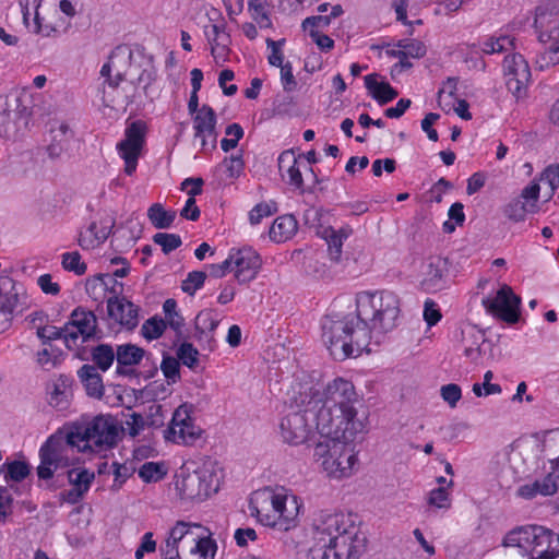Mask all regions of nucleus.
Listing matches in <instances>:
<instances>
[{
    "instance_id": "1",
    "label": "nucleus",
    "mask_w": 559,
    "mask_h": 559,
    "mask_svg": "<svg viewBox=\"0 0 559 559\" xmlns=\"http://www.w3.org/2000/svg\"><path fill=\"white\" fill-rule=\"evenodd\" d=\"M358 395L354 384L336 378L316 391L309 399V411L317 418V431L325 433H347L357 436L365 430L364 421L358 418L356 404Z\"/></svg>"
},
{
    "instance_id": "2",
    "label": "nucleus",
    "mask_w": 559,
    "mask_h": 559,
    "mask_svg": "<svg viewBox=\"0 0 559 559\" xmlns=\"http://www.w3.org/2000/svg\"><path fill=\"white\" fill-rule=\"evenodd\" d=\"M322 340L331 356L343 361L359 355L369 345L370 333L357 316L329 314L322 320Z\"/></svg>"
},
{
    "instance_id": "3",
    "label": "nucleus",
    "mask_w": 559,
    "mask_h": 559,
    "mask_svg": "<svg viewBox=\"0 0 559 559\" xmlns=\"http://www.w3.org/2000/svg\"><path fill=\"white\" fill-rule=\"evenodd\" d=\"M122 432L114 416L100 414L72 423L66 432V442L79 452L102 453L115 448Z\"/></svg>"
},
{
    "instance_id": "4",
    "label": "nucleus",
    "mask_w": 559,
    "mask_h": 559,
    "mask_svg": "<svg viewBox=\"0 0 559 559\" xmlns=\"http://www.w3.org/2000/svg\"><path fill=\"white\" fill-rule=\"evenodd\" d=\"M304 504L299 497L284 487H263L249 498V513L260 524L298 521Z\"/></svg>"
},
{
    "instance_id": "5",
    "label": "nucleus",
    "mask_w": 559,
    "mask_h": 559,
    "mask_svg": "<svg viewBox=\"0 0 559 559\" xmlns=\"http://www.w3.org/2000/svg\"><path fill=\"white\" fill-rule=\"evenodd\" d=\"M320 440L313 448V460L331 478L342 479L352 476L358 464L353 441L356 436L345 433L318 432Z\"/></svg>"
},
{
    "instance_id": "6",
    "label": "nucleus",
    "mask_w": 559,
    "mask_h": 559,
    "mask_svg": "<svg viewBox=\"0 0 559 559\" xmlns=\"http://www.w3.org/2000/svg\"><path fill=\"white\" fill-rule=\"evenodd\" d=\"M356 312L361 326H366L370 335L384 334L396 326L400 300L389 290L361 292L356 298Z\"/></svg>"
},
{
    "instance_id": "7",
    "label": "nucleus",
    "mask_w": 559,
    "mask_h": 559,
    "mask_svg": "<svg viewBox=\"0 0 559 559\" xmlns=\"http://www.w3.org/2000/svg\"><path fill=\"white\" fill-rule=\"evenodd\" d=\"M223 477L215 461L187 462L176 474L175 487L182 499L200 502L219 490Z\"/></svg>"
},
{
    "instance_id": "8",
    "label": "nucleus",
    "mask_w": 559,
    "mask_h": 559,
    "mask_svg": "<svg viewBox=\"0 0 559 559\" xmlns=\"http://www.w3.org/2000/svg\"><path fill=\"white\" fill-rule=\"evenodd\" d=\"M503 545L536 554L530 559H555L559 556V535L546 526H516L507 534Z\"/></svg>"
},
{
    "instance_id": "9",
    "label": "nucleus",
    "mask_w": 559,
    "mask_h": 559,
    "mask_svg": "<svg viewBox=\"0 0 559 559\" xmlns=\"http://www.w3.org/2000/svg\"><path fill=\"white\" fill-rule=\"evenodd\" d=\"M332 559H358L367 550L368 537L360 526H325Z\"/></svg>"
},
{
    "instance_id": "10",
    "label": "nucleus",
    "mask_w": 559,
    "mask_h": 559,
    "mask_svg": "<svg viewBox=\"0 0 559 559\" xmlns=\"http://www.w3.org/2000/svg\"><path fill=\"white\" fill-rule=\"evenodd\" d=\"M309 411V401L305 408L298 412L287 414L280 424V433L283 441L290 445H300L306 443L317 429V418Z\"/></svg>"
},
{
    "instance_id": "11",
    "label": "nucleus",
    "mask_w": 559,
    "mask_h": 559,
    "mask_svg": "<svg viewBox=\"0 0 559 559\" xmlns=\"http://www.w3.org/2000/svg\"><path fill=\"white\" fill-rule=\"evenodd\" d=\"M147 127L142 120L132 121L124 131V139L117 144L120 157L124 160V173L132 175L145 143Z\"/></svg>"
},
{
    "instance_id": "12",
    "label": "nucleus",
    "mask_w": 559,
    "mask_h": 559,
    "mask_svg": "<svg viewBox=\"0 0 559 559\" xmlns=\"http://www.w3.org/2000/svg\"><path fill=\"white\" fill-rule=\"evenodd\" d=\"M503 73L508 91L516 98L526 96L531 82L528 62L520 53L508 55L503 60Z\"/></svg>"
},
{
    "instance_id": "13",
    "label": "nucleus",
    "mask_w": 559,
    "mask_h": 559,
    "mask_svg": "<svg viewBox=\"0 0 559 559\" xmlns=\"http://www.w3.org/2000/svg\"><path fill=\"white\" fill-rule=\"evenodd\" d=\"M202 429L194 425L187 407L179 406L173 414V418L167 429L164 431V437L167 441L177 444L192 445L200 439Z\"/></svg>"
},
{
    "instance_id": "14",
    "label": "nucleus",
    "mask_w": 559,
    "mask_h": 559,
    "mask_svg": "<svg viewBox=\"0 0 559 559\" xmlns=\"http://www.w3.org/2000/svg\"><path fill=\"white\" fill-rule=\"evenodd\" d=\"M520 304L521 298L516 296L508 285H503L497 292L495 298H486L483 300V305L488 312L498 316L508 323L518 322L520 317Z\"/></svg>"
},
{
    "instance_id": "15",
    "label": "nucleus",
    "mask_w": 559,
    "mask_h": 559,
    "mask_svg": "<svg viewBox=\"0 0 559 559\" xmlns=\"http://www.w3.org/2000/svg\"><path fill=\"white\" fill-rule=\"evenodd\" d=\"M66 436L61 432L50 436L40 447V464L37 467V475L40 479H50L53 472L58 468L64 450Z\"/></svg>"
},
{
    "instance_id": "16",
    "label": "nucleus",
    "mask_w": 559,
    "mask_h": 559,
    "mask_svg": "<svg viewBox=\"0 0 559 559\" xmlns=\"http://www.w3.org/2000/svg\"><path fill=\"white\" fill-rule=\"evenodd\" d=\"M231 261H234L235 277L240 284L253 281L262 266L260 254L251 247L233 249Z\"/></svg>"
},
{
    "instance_id": "17",
    "label": "nucleus",
    "mask_w": 559,
    "mask_h": 559,
    "mask_svg": "<svg viewBox=\"0 0 559 559\" xmlns=\"http://www.w3.org/2000/svg\"><path fill=\"white\" fill-rule=\"evenodd\" d=\"M216 115L209 105H203L193 117L194 139L200 141L202 150L215 148L217 133Z\"/></svg>"
},
{
    "instance_id": "18",
    "label": "nucleus",
    "mask_w": 559,
    "mask_h": 559,
    "mask_svg": "<svg viewBox=\"0 0 559 559\" xmlns=\"http://www.w3.org/2000/svg\"><path fill=\"white\" fill-rule=\"evenodd\" d=\"M301 156H296L293 150H286L278 156V170L283 179L287 177V183L293 186L296 190L304 192V179L301 168L309 171L311 175L313 170L311 166L306 165L300 160Z\"/></svg>"
},
{
    "instance_id": "19",
    "label": "nucleus",
    "mask_w": 559,
    "mask_h": 559,
    "mask_svg": "<svg viewBox=\"0 0 559 559\" xmlns=\"http://www.w3.org/2000/svg\"><path fill=\"white\" fill-rule=\"evenodd\" d=\"M108 316L128 330L139 323V308L126 297L114 296L107 299Z\"/></svg>"
},
{
    "instance_id": "20",
    "label": "nucleus",
    "mask_w": 559,
    "mask_h": 559,
    "mask_svg": "<svg viewBox=\"0 0 559 559\" xmlns=\"http://www.w3.org/2000/svg\"><path fill=\"white\" fill-rule=\"evenodd\" d=\"M27 296L21 284L10 276H0V309L12 314L26 304Z\"/></svg>"
},
{
    "instance_id": "21",
    "label": "nucleus",
    "mask_w": 559,
    "mask_h": 559,
    "mask_svg": "<svg viewBox=\"0 0 559 559\" xmlns=\"http://www.w3.org/2000/svg\"><path fill=\"white\" fill-rule=\"evenodd\" d=\"M205 36L211 46V55L217 66H223L228 61L230 52L231 38L225 31V25L212 24L205 29Z\"/></svg>"
},
{
    "instance_id": "22",
    "label": "nucleus",
    "mask_w": 559,
    "mask_h": 559,
    "mask_svg": "<svg viewBox=\"0 0 559 559\" xmlns=\"http://www.w3.org/2000/svg\"><path fill=\"white\" fill-rule=\"evenodd\" d=\"M551 471L543 478L526 484L518 489V495L524 499H533L537 495L552 496L559 489V467L550 465Z\"/></svg>"
},
{
    "instance_id": "23",
    "label": "nucleus",
    "mask_w": 559,
    "mask_h": 559,
    "mask_svg": "<svg viewBox=\"0 0 559 559\" xmlns=\"http://www.w3.org/2000/svg\"><path fill=\"white\" fill-rule=\"evenodd\" d=\"M102 227L97 228V223L92 222L85 231H80L78 237V245L84 249H94L109 237L115 227L116 219L114 216H108L102 222Z\"/></svg>"
},
{
    "instance_id": "24",
    "label": "nucleus",
    "mask_w": 559,
    "mask_h": 559,
    "mask_svg": "<svg viewBox=\"0 0 559 559\" xmlns=\"http://www.w3.org/2000/svg\"><path fill=\"white\" fill-rule=\"evenodd\" d=\"M538 32V39L542 43L559 39V13L547 12L544 8H538L534 21Z\"/></svg>"
},
{
    "instance_id": "25",
    "label": "nucleus",
    "mask_w": 559,
    "mask_h": 559,
    "mask_svg": "<svg viewBox=\"0 0 559 559\" xmlns=\"http://www.w3.org/2000/svg\"><path fill=\"white\" fill-rule=\"evenodd\" d=\"M445 262L439 258H429L420 282L421 288L427 293H436L444 287Z\"/></svg>"
},
{
    "instance_id": "26",
    "label": "nucleus",
    "mask_w": 559,
    "mask_h": 559,
    "mask_svg": "<svg viewBox=\"0 0 559 559\" xmlns=\"http://www.w3.org/2000/svg\"><path fill=\"white\" fill-rule=\"evenodd\" d=\"M131 57V51H116L110 56L108 63L103 66L100 73L108 78L107 82L110 87L116 88L128 75L127 72H121L120 64L130 61Z\"/></svg>"
},
{
    "instance_id": "27",
    "label": "nucleus",
    "mask_w": 559,
    "mask_h": 559,
    "mask_svg": "<svg viewBox=\"0 0 559 559\" xmlns=\"http://www.w3.org/2000/svg\"><path fill=\"white\" fill-rule=\"evenodd\" d=\"M310 531L314 544L310 547L307 559H332L331 543L326 540L329 530L325 526H310Z\"/></svg>"
},
{
    "instance_id": "28",
    "label": "nucleus",
    "mask_w": 559,
    "mask_h": 559,
    "mask_svg": "<svg viewBox=\"0 0 559 559\" xmlns=\"http://www.w3.org/2000/svg\"><path fill=\"white\" fill-rule=\"evenodd\" d=\"M50 132L51 142L47 146V153L50 158H58L68 150L73 133L64 122H59L57 127H51Z\"/></svg>"
},
{
    "instance_id": "29",
    "label": "nucleus",
    "mask_w": 559,
    "mask_h": 559,
    "mask_svg": "<svg viewBox=\"0 0 559 559\" xmlns=\"http://www.w3.org/2000/svg\"><path fill=\"white\" fill-rule=\"evenodd\" d=\"M144 349L133 344H122L117 346L116 360H117V372L122 374L126 373L124 367L135 366L140 364L144 356Z\"/></svg>"
},
{
    "instance_id": "30",
    "label": "nucleus",
    "mask_w": 559,
    "mask_h": 559,
    "mask_svg": "<svg viewBox=\"0 0 559 559\" xmlns=\"http://www.w3.org/2000/svg\"><path fill=\"white\" fill-rule=\"evenodd\" d=\"M365 85L371 96L380 104L384 105L397 97V91L388 82H378L377 74L365 76Z\"/></svg>"
},
{
    "instance_id": "31",
    "label": "nucleus",
    "mask_w": 559,
    "mask_h": 559,
    "mask_svg": "<svg viewBox=\"0 0 559 559\" xmlns=\"http://www.w3.org/2000/svg\"><path fill=\"white\" fill-rule=\"evenodd\" d=\"M297 221L293 215L278 216L270 228V238L275 242H284L297 231Z\"/></svg>"
},
{
    "instance_id": "32",
    "label": "nucleus",
    "mask_w": 559,
    "mask_h": 559,
    "mask_svg": "<svg viewBox=\"0 0 559 559\" xmlns=\"http://www.w3.org/2000/svg\"><path fill=\"white\" fill-rule=\"evenodd\" d=\"M79 378L84 383L86 392L90 396L102 397L104 394V385L102 377L92 365H83L78 371Z\"/></svg>"
},
{
    "instance_id": "33",
    "label": "nucleus",
    "mask_w": 559,
    "mask_h": 559,
    "mask_svg": "<svg viewBox=\"0 0 559 559\" xmlns=\"http://www.w3.org/2000/svg\"><path fill=\"white\" fill-rule=\"evenodd\" d=\"M70 323L80 332L83 341H86L95 334L97 320L92 311L75 309Z\"/></svg>"
},
{
    "instance_id": "34",
    "label": "nucleus",
    "mask_w": 559,
    "mask_h": 559,
    "mask_svg": "<svg viewBox=\"0 0 559 559\" xmlns=\"http://www.w3.org/2000/svg\"><path fill=\"white\" fill-rule=\"evenodd\" d=\"M147 217L155 228L165 229L173 225L176 212L166 211L162 204L154 203L147 210Z\"/></svg>"
},
{
    "instance_id": "35",
    "label": "nucleus",
    "mask_w": 559,
    "mask_h": 559,
    "mask_svg": "<svg viewBox=\"0 0 559 559\" xmlns=\"http://www.w3.org/2000/svg\"><path fill=\"white\" fill-rule=\"evenodd\" d=\"M217 545L210 536L199 538L186 559H214Z\"/></svg>"
},
{
    "instance_id": "36",
    "label": "nucleus",
    "mask_w": 559,
    "mask_h": 559,
    "mask_svg": "<svg viewBox=\"0 0 559 559\" xmlns=\"http://www.w3.org/2000/svg\"><path fill=\"white\" fill-rule=\"evenodd\" d=\"M68 478L70 484L73 486L76 497H81L90 488L91 483L94 479V473L85 468H73L69 471Z\"/></svg>"
},
{
    "instance_id": "37",
    "label": "nucleus",
    "mask_w": 559,
    "mask_h": 559,
    "mask_svg": "<svg viewBox=\"0 0 559 559\" xmlns=\"http://www.w3.org/2000/svg\"><path fill=\"white\" fill-rule=\"evenodd\" d=\"M27 108L26 106H22L21 97H13L5 102V106L0 108V128L8 126L12 121V112L13 118H22L26 115Z\"/></svg>"
},
{
    "instance_id": "38",
    "label": "nucleus",
    "mask_w": 559,
    "mask_h": 559,
    "mask_svg": "<svg viewBox=\"0 0 559 559\" xmlns=\"http://www.w3.org/2000/svg\"><path fill=\"white\" fill-rule=\"evenodd\" d=\"M343 13V9L340 4L333 5L331 13L329 15H314L309 16L302 21L304 31H308L309 33L312 29H323L328 27L331 23L332 17H337Z\"/></svg>"
},
{
    "instance_id": "39",
    "label": "nucleus",
    "mask_w": 559,
    "mask_h": 559,
    "mask_svg": "<svg viewBox=\"0 0 559 559\" xmlns=\"http://www.w3.org/2000/svg\"><path fill=\"white\" fill-rule=\"evenodd\" d=\"M92 359L97 368L106 371L111 367L116 359V350H114V348L108 344H100L93 348Z\"/></svg>"
},
{
    "instance_id": "40",
    "label": "nucleus",
    "mask_w": 559,
    "mask_h": 559,
    "mask_svg": "<svg viewBox=\"0 0 559 559\" xmlns=\"http://www.w3.org/2000/svg\"><path fill=\"white\" fill-rule=\"evenodd\" d=\"M185 532L174 526L165 544L160 545V555L163 559H176L179 555L178 543L183 538Z\"/></svg>"
},
{
    "instance_id": "41",
    "label": "nucleus",
    "mask_w": 559,
    "mask_h": 559,
    "mask_svg": "<svg viewBox=\"0 0 559 559\" xmlns=\"http://www.w3.org/2000/svg\"><path fill=\"white\" fill-rule=\"evenodd\" d=\"M166 473L165 464L159 462H146L139 468V476L145 483L158 481Z\"/></svg>"
},
{
    "instance_id": "42",
    "label": "nucleus",
    "mask_w": 559,
    "mask_h": 559,
    "mask_svg": "<svg viewBox=\"0 0 559 559\" xmlns=\"http://www.w3.org/2000/svg\"><path fill=\"white\" fill-rule=\"evenodd\" d=\"M395 46L397 48H404L406 60L409 58L420 59L427 53V46L424 41L418 39H401Z\"/></svg>"
},
{
    "instance_id": "43",
    "label": "nucleus",
    "mask_w": 559,
    "mask_h": 559,
    "mask_svg": "<svg viewBox=\"0 0 559 559\" xmlns=\"http://www.w3.org/2000/svg\"><path fill=\"white\" fill-rule=\"evenodd\" d=\"M514 48V38L510 36H500L498 38H489L483 44V52L487 55L500 53Z\"/></svg>"
},
{
    "instance_id": "44",
    "label": "nucleus",
    "mask_w": 559,
    "mask_h": 559,
    "mask_svg": "<svg viewBox=\"0 0 559 559\" xmlns=\"http://www.w3.org/2000/svg\"><path fill=\"white\" fill-rule=\"evenodd\" d=\"M64 382L53 383L52 390L49 392V404L59 409H66L69 406V392Z\"/></svg>"
},
{
    "instance_id": "45",
    "label": "nucleus",
    "mask_w": 559,
    "mask_h": 559,
    "mask_svg": "<svg viewBox=\"0 0 559 559\" xmlns=\"http://www.w3.org/2000/svg\"><path fill=\"white\" fill-rule=\"evenodd\" d=\"M265 8L266 3L264 0L248 1V9L251 12V16L260 27H271L272 25Z\"/></svg>"
},
{
    "instance_id": "46",
    "label": "nucleus",
    "mask_w": 559,
    "mask_h": 559,
    "mask_svg": "<svg viewBox=\"0 0 559 559\" xmlns=\"http://www.w3.org/2000/svg\"><path fill=\"white\" fill-rule=\"evenodd\" d=\"M61 352L57 348H44L36 355V362L45 370H51L60 362Z\"/></svg>"
},
{
    "instance_id": "47",
    "label": "nucleus",
    "mask_w": 559,
    "mask_h": 559,
    "mask_svg": "<svg viewBox=\"0 0 559 559\" xmlns=\"http://www.w3.org/2000/svg\"><path fill=\"white\" fill-rule=\"evenodd\" d=\"M61 264L64 270L74 272L76 275H83L87 269L78 251L63 253Z\"/></svg>"
},
{
    "instance_id": "48",
    "label": "nucleus",
    "mask_w": 559,
    "mask_h": 559,
    "mask_svg": "<svg viewBox=\"0 0 559 559\" xmlns=\"http://www.w3.org/2000/svg\"><path fill=\"white\" fill-rule=\"evenodd\" d=\"M160 369L167 379L168 384L176 383L180 380V366L177 358L164 356Z\"/></svg>"
},
{
    "instance_id": "49",
    "label": "nucleus",
    "mask_w": 559,
    "mask_h": 559,
    "mask_svg": "<svg viewBox=\"0 0 559 559\" xmlns=\"http://www.w3.org/2000/svg\"><path fill=\"white\" fill-rule=\"evenodd\" d=\"M7 467L5 479L13 481H21L26 478L29 474V466L27 463L22 461H13L2 466Z\"/></svg>"
},
{
    "instance_id": "50",
    "label": "nucleus",
    "mask_w": 559,
    "mask_h": 559,
    "mask_svg": "<svg viewBox=\"0 0 559 559\" xmlns=\"http://www.w3.org/2000/svg\"><path fill=\"white\" fill-rule=\"evenodd\" d=\"M177 356L190 369L199 364V352L191 343H182L177 350Z\"/></svg>"
},
{
    "instance_id": "51",
    "label": "nucleus",
    "mask_w": 559,
    "mask_h": 559,
    "mask_svg": "<svg viewBox=\"0 0 559 559\" xmlns=\"http://www.w3.org/2000/svg\"><path fill=\"white\" fill-rule=\"evenodd\" d=\"M153 240L156 245L162 247L163 252L166 254L176 250L182 243L179 235L167 233L155 234Z\"/></svg>"
},
{
    "instance_id": "52",
    "label": "nucleus",
    "mask_w": 559,
    "mask_h": 559,
    "mask_svg": "<svg viewBox=\"0 0 559 559\" xmlns=\"http://www.w3.org/2000/svg\"><path fill=\"white\" fill-rule=\"evenodd\" d=\"M166 323L163 319L151 318L146 320L141 329L142 335L146 340H156L164 333Z\"/></svg>"
},
{
    "instance_id": "53",
    "label": "nucleus",
    "mask_w": 559,
    "mask_h": 559,
    "mask_svg": "<svg viewBox=\"0 0 559 559\" xmlns=\"http://www.w3.org/2000/svg\"><path fill=\"white\" fill-rule=\"evenodd\" d=\"M218 323L219 321L211 311H201L195 318V329L202 334L214 332Z\"/></svg>"
},
{
    "instance_id": "54",
    "label": "nucleus",
    "mask_w": 559,
    "mask_h": 559,
    "mask_svg": "<svg viewBox=\"0 0 559 559\" xmlns=\"http://www.w3.org/2000/svg\"><path fill=\"white\" fill-rule=\"evenodd\" d=\"M277 212L276 204L271 203H259L249 213V221L252 225L259 224L263 217H269Z\"/></svg>"
},
{
    "instance_id": "55",
    "label": "nucleus",
    "mask_w": 559,
    "mask_h": 559,
    "mask_svg": "<svg viewBox=\"0 0 559 559\" xmlns=\"http://www.w3.org/2000/svg\"><path fill=\"white\" fill-rule=\"evenodd\" d=\"M222 166L225 168V173L228 178L235 179L238 178L243 171L245 163L242 159V155H231L230 157H226Z\"/></svg>"
},
{
    "instance_id": "56",
    "label": "nucleus",
    "mask_w": 559,
    "mask_h": 559,
    "mask_svg": "<svg viewBox=\"0 0 559 559\" xmlns=\"http://www.w3.org/2000/svg\"><path fill=\"white\" fill-rule=\"evenodd\" d=\"M295 100L292 96H277L273 103V115L290 117L294 114Z\"/></svg>"
},
{
    "instance_id": "57",
    "label": "nucleus",
    "mask_w": 559,
    "mask_h": 559,
    "mask_svg": "<svg viewBox=\"0 0 559 559\" xmlns=\"http://www.w3.org/2000/svg\"><path fill=\"white\" fill-rule=\"evenodd\" d=\"M206 274L201 271L190 272L187 278L182 282L181 288L185 293L193 295L199 288L202 287Z\"/></svg>"
},
{
    "instance_id": "58",
    "label": "nucleus",
    "mask_w": 559,
    "mask_h": 559,
    "mask_svg": "<svg viewBox=\"0 0 559 559\" xmlns=\"http://www.w3.org/2000/svg\"><path fill=\"white\" fill-rule=\"evenodd\" d=\"M163 310L165 312L169 325L174 330H179L183 325V319L177 312V302L175 299H167L163 305Z\"/></svg>"
},
{
    "instance_id": "59",
    "label": "nucleus",
    "mask_w": 559,
    "mask_h": 559,
    "mask_svg": "<svg viewBox=\"0 0 559 559\" xmlns=\"http://www.w3.org/2000/svg\"><path fill=\"white\" fill-rule=\"evenodd\" d=\"M527 212L526 204L520 200H513L503 210L504 215L513 222L524 221Z\"/></svg>"
},
{
    "instance_id": "60",
    "label": "nucleus",
    "mask_w": 559,
    "mask_h": 559,
    "mask_svg": "<svg viewBox=\"0 0 559 559\" xmlns=\"http://www.w3.org/2000/svg\"><path fill=\"white\" fill-rule=\"evenodd\" d=\"M441 397L449 404L450 407H455L462 397L461 388L455 383L442 385L440 389Z\"/></svg>"
},
{
    "instance_id": "61",
    "label": "nucleus",
    "mask_w": 559,
    "mask_h": 559,
    "mask_svg": "<svg viewBox=\"0 0 559 559\" xmlns=\"http://www.w3.org/2000/svg\"><path fill=\"white\" fill-rule=\"evenodd\" d=\"M540 180L546 182L550 188V195L559 187V164L547 166L540 175Z\"/></svg>"
},
{
    "instance_id": "62",
    "label": "nucleus",
    "mask_w": 559,
    "mask_h": 559,
    "mask_svg": "<svg viewBox=\"0 0 559 559\" xmlns=\"http://www.w3.org/2000/svg\"><path fill=\"white\" fill-rule=\"evenodd\" d=\"M156 550V540L151 532L145 533L141 537L139 547L134 552L135 559H143L145 554H152Z\"/></svg>"
},
{
    "instance_id": "63",
    "label": "nucleus",
    "mask_w": 559,
    "mask_h": 559,
    "mask_svg": "<svg viewBox=\"0 0 559 559\" xmlns=\"http://www.w3.org/2000/svg\"><path fill=\"white\" fill-rule=\"evenodd\" d=\"M441 318L442 314L437 304L431 299H427L424 304V320L428 326L436 325L441 320Z\"/></svg>"
},
{
    "instance_id": "64",
    "label": "nucleus",
    "mask_w": 559,
    "mask_h": 559,
    "mask_svg": "<svg viewBox=\"0 0 559 559\" xmlns=\"http://www.w3.org/2000/svg\"><path fill=\"white\" fill-rule=\"evenodd\" d=\"M537 63L540 69L559 63V39L555 41L554 46L539 56Z\"/></svg>"
}]
</instances>
